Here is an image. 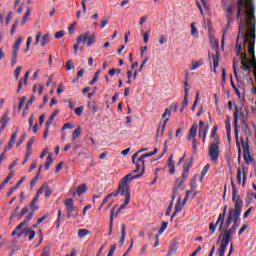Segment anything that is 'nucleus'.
I'll return each mask as SVG.
<instances>
[{
    "label": "nucleus",
    "mask_w": 256,
    "mask_h": 256,
    "mask_svg": "<svg viewBox=\"0 0 256 256\" xmlns=\"http://www.w3.org/2000/svg\"><path fill=\"white\" fill-rule=\"evenodd\" d=\"M243 3L241 0L238 2V14L237 22L239 23L238 36L236 38L235 53L237 56L241 55V49L247 47L248 43V55L251 56V67L254 69V77L256 79V57H255V16L253 15V8H249L247 12V32H245V24L243 23ZM242 39V43H239V39Z\"/></svg>",
    "instance_id": "obj_1"
},
{
    "label": "nucleus",
    "mask_w": 256,
    "mask_h": 256,
    "mask_svg": "<svg viewBox=\"0 0 256 256\" xmlns=\"http://www.w3.org/2000/svg\"><path fill=\"white\" fill-rule=\"evenodd\" d=\"M229 1L230 0H222V7L224 9V11H226V20L227 23H233V11H235V9L237 8V12H236V21H237V15L239 13V0H237L236 4H231L229 6ZM242 2V11H243V15H242V21L244 24V29H245V33H247V13H249V9H253V15L255 18V4L253 3V0H241ZM255 24H256V19H254Z\"/></svg>",
    "instance_id": "obj_2"
},
{
    "label": "nucleus",
    "mask_w": 256,
    "mask_h": 256,
    "mask_svg": "<svg viewBox=\"0 0 256 256\" xmlns=\"http://www.w3.org/2000/svg\"><path fill=\"white\" fill-rule=\"evenodd\" d=\"M231 186H232V201L235 203L234 209L229 210V214L225 223L226 229L231 227V223L234 221V225H237L239 221V217H241V211L243 209V200L241 196H237V186H235V182L233 178H231Z\"/></svg>",
    "instance_id": "obj_3"
},
{
    "label": "nucleus",
    "mask_w": 256,
    "mask_h": 256,
    "mask_svg": "<svg viewBox=\"0 0 256 256\" xmlns=\"http://www.w3.org/2000/svg\"><path fill=\"white\" fill-rule=\"evenodd\" d=\"M234 133L236 139H239V115L242 119V123L249 119V114L243 105L234 107Z\"/></svg>",
    "instance_id": "obj_4"
},
{
    "label": "nucleus",
    "mask_w": 256,
    "mask_h": 256,
    "mask_svg": "<svg viewBox=\"0 0 256 256\" xmlns=\"http://www.w3.org/2000/svg\"><path fill=\"white\" fill-rule=\"evenodd\" d=\"M77 44L73 45L74 53L77 55V51H79V45L83 43H87V47H91L93 43H95V34H91V32L87 31L84 34H80L76 39Z\"/></svg>",
    "instance_id": "obj_5"
},
{
    "label": "nucleus",
    "mask_w": 256,
    "mask_h": 256,
    "mask_svg": "<svg viewBox=\"0 0 256 256\" xmlns=\"http://www.w3.org/2000/svg\"><path fill=\"white\" fill-rule=\"evenodd\" d=\"M125 197V201L123 203V205H121L118 210L116 211V215H119V213H121V211H123V209H126L127 205H129L130 201H131V191L128 190V193L123 194V190H121V184L118 185V190L114 191L110 194H108V197L111 199V197H117L118 195Z\"/></svg>",
    "instance_id": "obj_6"
},
{
    "label": "nucleus",
    "mask_w": 256,
    "mask_h": 256,
    "mask_svg": "<svg viewBox=\"0 0 256 256\" xmlns=\"http://www.w3.org/2000/svg\"><path fill=\"white\" fill-rule=\"evenodd\" d=\"M64 205L66 207V215L68 219H71V217L77 219V217H79V208L75 206V201L73 200V198L65 199Z\"/></svg>",
    "instance_id": "obj_7"
},
{
    "label": "nucleus",
    "mask_w": 256,
    "mask_h": 256,
    "mask_svg": "<svg viewBox=\"0 0 256 256\" xmlns=\"http://www.w3.org/2000/svg\"><path fill=\"white\" fill-rule=\"evenodd\" d=\"M242 143V149L244 151L243 159L246 163V165H249V163H254L255 158L251 156V146H249V137L246 138V141L241 138Z\"/></svg>",
    "instance_id": "obj_8"
},
{
    "label": "nucleus",
    "mask_w": 256,
    "mask_h": 256,
    "mask_svg": "<svg viewBox=\"0 0 256 256\" xmlns=\"http://www.w3.org/2000/svg\"><path fill=\"white\" fill-rule=\"evenodd\" d=\"M219 145H221V140L216 138V143H211L208 148V155L213 163H217L219 160Z\"/></svg>",
    "instance_id": "obj_9"
},
{
    "label": "nucleus",
    "mask_w": 256,
    "mask_h": 256,
    "mask_svg": "<svg viewBox=\"0 0 256 256\" xmlns=\"http://www.w3.org/2000/svg\"><path fill=\"white\" fill-rule=\"evenodd\" d=\"M226 215H227V205L224 206L223 212L219 214L216 223L214 224L213 222H211L209 224V229H210V231H212V235H213V233H215V231H217V226L219 225V223H220L219 231L223 230V225H225V216Z\"/></svg>",
    "instance_id": "obj_10"
},
{
    "label": "nucleus",
    "mask_w": 256,
    "mask_h": 256,
    "mask_svg": "<svg viewBox=\"0 0 256 256\" xmlns=\"http://www.w3.org/2000/svg\"><path fill=\"white\" fill-rule=\"evenodd\" d=\"M220 231H222L223 233H221L218 238V243L219 241H221L219 249L222 251H227V247H229V243H231V240L233 238L225 230L222 229ZM221 237H222V240H221Z\"/></svg>",
    "instance_id": "obj_11"
},
{
    "label": "nucleus",
    "mask_w": 256,
    "mask_h": 256,
    "mask_svg": "<svg viewBox=\"0 0 256 256\" xmlns=\"http://www.w3.org/2000/svg\"><path fill=\"white\" fill-rule=\"evenodd\" d=\"M197 123H194L191 128H190V131H189V136L187 138L188 141H191L192 139V148H193V151H197Z\"/></svg>",
    "instance_id": "obj_12"
},
{
    "label": "nucleus",
    "mask_w": 256,
    "mask_h": 256,
    "mask_svg": "<svg viewBox=\"0 0 256 256\" xmlns=\"http://www.w3.org/2000/svg\"><path fill=\"white\" fill-rule=\"evenodd\" d=\"M243 53L240 52V59H241V63H242V69L243 71H251V59H247V52H245V44H243Z\"/></svg>",
    "instance_id": "obj_13"
},
{
    "label": "nucleus",
    "mask_w": 256,
    "mask_h": 256,
    "mask_svg": "<svg viewBox=\"0 0 256 256\" xmlns=\"http://www.w3.org/2000/svg\"><path fill=\"white\" fill-rule=\"evenodd\" d=\"M133 177V174H127L124 176L120 182V191H122V195H125L128 193V191H131V187L129 186V179Z\"/></svg>",
    "instance_id": "obj_14"
},
{
    "label": "nucleus",
    "mask_w": 256,
    "mask_h": 256,
    "mask_svg": "<svg viewBox=\"0 0 256 256\" xmlns=\"http://www.w3.org/2000/svg\"><path fill=\"white\" fill-rule=\"evenodd\" d=\"M179 191H185V180H181V178L176 179L174 182V189H173V201H175V197H177V193Z\"/></svg>",
    "instance_id": "obj_15"
},
{
    "label": "nucleus",
    "mask_w": 256,
    "mask_h": 256,
    "mask_svg": "<svg viewBox=\"0 0 256 256\" xmlns=\"http://www.w3.org/2000/svg\"><path fill=\"white\" fill-rule=\"evenodd\" d=\"M34 217L33 212L29 213L26 218L24 219V221H22L12 232V237H15V235H19V231H21V229H23L24 225H27V223H29Z\"/></svg>",
    "instance_id": "obj_16"
},
{
    "label": "nucleus",
    "mask_w": 256,
    "mask_h": 256,
    "mask_svg": "<svg viewBox=\"0 0 256 256\" xmlns=\"http://www.w3.org/2000/svg\"><path fill=\"white\" fill-rule=\"evenodd\" d=\"M189 91L190 88L189 87H184V100L182 102V108L180 109V113H183V111H185V107H188L189 105Z\"/></svg>",
    "instance_id": "obj_17"
},
{
    "label": "nucleus",
    "mask_w": 256,
    "mask_h": 256,
    "mask_svg": "<svg viewBox=\"0 0 256 256\" xmlns=\"http://www.w3.org/2000/svg\"><path fill=\"white\" fill-rule=\"evenodd\" d=\"M216 50V55H212L213 59V72L217 73V67H219V59L221 57V54L219 53V48L215 49Z\"/></svg>",
    "instance_id": "obj_18"
},
{
    "label": "nucleus",
    "mask_w": 256,
    "mask_h": 256,
    "mask_svg": "<svg viewBox=\"0 0 256 256\" xmlns=\"http://www.w3.org/2000/svg\"><path fill=\"white\" fill-rule=\"evenodd\" d=\"M168 121H169V118H166L163 123L160 122L156 132V137H163V133H165V127H167Z\"/></svg>",
    "instance_id": "obj_19"
},
{
    "label": "nucleus",
    "mask_w": 256,
    "mask_h": 256,
    "mask_svg": "<svg viewBox=\"0 0 256 256\" xmlns=\"http://www.w3.org/2000/svg\"><path fill=\"white\" fill-rule=\"evenodd\" d=\"M167 166L169 169V173L171 175H175V161H173V154L169 157L167 161Z\"/></svg>",
    "instance_id": "obj_20"
},
{
    "label": "nucleus",
    "mask_w": 256,
    "mask_h": 256,
    "mask_svg": "<svg viewBox=\"0 0 256 256\" xmlns=\"http://www.w3.org/2000/svg\"><path fill=\"white\" fill-rule=\"evenodd\" d=\"M126 229H127V226H125V224H121V238L119 241L121 247H123V245L125 244V238L127 237Z\"/></svg>",
    "instance_id": "obj_21"
},
{
    "label": "nucleus",
    "mask_w": 256,
    "mask_h": 256,
    "mask_svg": "<svg viewBox=\"0 0 256 256\" xmlns=\"http://www.w3.org/2000/svg\"><path fill=\"white\" fill-rule=\"evenodd\" d=\"M225 124H226V134H227L228 140L230 141L231 140V117L229 116L226 117Z\"/></svg>",
    "instance_id": "obj_22"
},
{
    "label": "nucleus",
    "mask_w": 256,
    "mask_h": 256,
    "mask_svg": "<svg viewBox=\"0 0 256 256\" xmlns=\"http://www.w3.org/2000/svg\"><path fill=\"white\" fill-rule=\"evenodd\" d=\"M242 131L246 136V139L248 137V140H249V137L251 136V130L249 129V125L247 124V121L242 122Z\"/></svg>",
    "instance_id": "obj_23"
},
{
    "label": "nucleus",
    "mask_w": 256,
    "mask_h": 256,
    "mask_svg": "<svg viewBox=\"0 0 256 256\" xmlns=\"http://www.w3.org/2000/svg\"><path fill=\"white\" fill-rule=\"evenodd\" d=\"M21 43H23V37H18L13 45L12 53H19V47H21Z\"/></svg>",
    "instance_id": "obj_24"
},
{
    "label": "nucleus",
    "mask_w": 256,
    "mask_h": 256,
    "mask_svg": "<svg viewBox=\"0 0 256 256\" xmlns=\"http://www.w3.org/2000/svg\"><path fill=\"white\" fill-rule=\"evenodd\" d=\"M53 161H55V159L53 158V154H48L47 161L44 166L45 171H49V167L53 165Z\"/></svg>",
    "instance_id": "obj_25"
},
{
    "label": "nucleus",
    "mask_w": 256,
    "mask_h": 256,
    "mask_svg": "<svg viewBox=\"0 0 256 256\" xmlns=\"http://www.w3.org/2000/svg\"><path fill=\"white\" fill-rule=\"evenodd\" d=\"M57 115H59V110H55L51 116L49 117V119L46 121V127H51V125L53 124V121L55 119V117H57Z\"/></svg>",
    "instance_id": "obj_26"
},
{
    "label": "nucleus",
    "mask_w": 256,
    "mask_h": 256,
    "mask_svg": "<svg viewBox=\"0 0 256 256\" xmlns=\"http://www.w3.org/2000/svg\"><path fill=\"white\" fill-rule=\"evenodd\" d=\"M7 115H9V112H7L6 115L1 119V123H2L1 131H3L5 127H7V123L11 121V118H9Z\"/></svg>",
    "instance_id": "obj_27"
},
{
    "label": "nucleus",
    "mask_w": 256,
    "mask_h": 256,
    "mask_svg": "<svg viewBox=\"0 0 256 256\" xmlns=\"http://www.w3.org/2000/svg\"><path fill=\"white\" fill-rule=\"evenodd\" d=\"M115 215V207H113L110 211V231L108 232V235H111L113 233V217Z\"/></svg>",
    "instance_id": "obj_28"
},
{
    "label": "nucleus",
    "mask_w": 256,
    "mask_h": 256,
    "mask_svg": "<svg viewBox=\"0 0 256 256\" xmlns=\"http://www.w3.org/2000/svg\"><path fill=\"white\" fill-rule=\"evenodd\" d=\"M87 191V184H81L76 189V194L83 195Z\"/></svg>",
    "instance_id": "obj_29"
},
{
    "label": "nucleus",
    "mask_w": 256,
    "mask_h": 256,
    "mask_svg": "<svg viewBox=\"0 0 256 256\" xmlns=\"http://www.w3.org/2000/svg\"><path fill=\"white\" fill-rule=\"evenodd\" d=\"M81 137V127L76 128L72 133V141H75Z\"/></svg>",
    "instance_id": "obj_30"
},
{
    "label": "nucleus",
    "mask_w": 256,
    "mask_h": 256,
    "mask_svg": "<svg viewBox=\"0 0 256 256\" xmlns=\"http://www.w3.org/2000/svg\"><path fill=\"white\" fill-rule=\"evenodd\" d=\"M209 169H211V165L206 164L201 172V177H200V181H203V179H205V176L207 175V173L209 172Z\"/></svg>",
    "instance_id": "obj_31"
},
{
    "label": "nucleus",
    "mask_w": 256,
    "mask_h": 256,
    "mask_svg": "<svg viewBox=\"0 0 256 256\" xmlns=\"http://www.w3.org/2000/svg\"><path fill=\"white\" fill-rule=\"evenodd\" d=\"M37 201H39V198L36 196L35 198H33V200L30 203V207H32V212L35 215V211H37V209H39V207H37V205H35V203H37Z\"/></svg>",
    "instance_id": "obj_32"
},
{
    "label": "nucleus",
    "mask_w": 256,
    "mask_h": 256,
    "mask_svg": "<svg viewBox=\"0 0 256 256\" xmlns=\"http://www.w3.org/2000/svg\"><path fill=\"white\" fill-rule=\"evenodd\" d=\"M230 237L233 238V236L235 235V233H237V226L233 225L230 229H225L224 230Z\"/></svg>",
    "instance_id": "obj_33"
},
{
    "label": "nucleus",
    "mask_w": 256,
    "mask_h": 256,
    "mask_svg": "<svg viewBox=\"0 0 256 256\" xmlns=\"http://www.w3.org/2000/svg\"><path fill=\"white\" fill-rule=\"evenodd\" d=\"M49 41H51V36L49 34H44L41 40V46L45 47Z\"/></svg>",
    "instance_id": "obj_34"
},
{
    "label": "nucleus",
    "mask_w": 256,
    "mask_h": 256,
    "mask_svg": "<svg viewBox=\"0 0 256 256\" xmlns=\"http://www.w3.org/2000/svg\"><path fill=\"white\" fill-rule=\"evenodd\" d=\"M191 35L195 38L199 37V30L195 27V22L191 23Z\"/></svg>",
    "instance_id": "obj_35"
},
{
    "label": "nucleus",
    "mask_w": 256,
    "mask_h": 256,
    "mask_svg": "<svg viewBox=\"0 0 256 256\" xmlns=\"http://www.w3.org/2000/svg\"><path fill=\"white\" fill-rule=\"evenodd\" d=\"M31 16V8H27L23 18H22V25H25L27 23V20Z\"/></svg>",
    "instance_id": "obj_36"
},
{
    "label": "nucleus",
    "mask_w": 256,
    "mask_h": 256,
    "mask_svg": "<svg viewBox=\"0 0 256 256\" xmlns=\"http://www.w3.org/2000/svg\"><path fill=\"white\" fill-rule=\"evenodd\" d=\"M193 157L190 158L189 161H186L183 165V169L187 170V171H190L191 167H193Z\"/></svg>",
    "instance_id": "obj_37"
},
{
    "label": "nucleus",
    "mask_w": 256,
    "mask_h": 256,
    "mask_svg": "<svg viewBox=\"0 0 256 256\" xmlns=\"http://www.w3.org/2000/svg\"><path fill=\"white\" fill-rule=\"evenodd\" d=\"M18 133H19V129H16V130L13 132V134L11 135V138H10V141H9L10 147H11V145H15V141L17 140V135H18Z\"/></svg>",
    "instance_id": "obj_38"
},
{
    "label": "nucleus",
    "mask_w": 256,
    "mask_h": 256,
    "mask_svg": "<svg viewBox=\"0 0 256 256\" xmlns=\"http://www.w3.org/2000/svg\"><path fill=\"white\" fill-rule=\"evenodd\" d=\"M31 231H32L31 228H24L21 232L18 233V239L22 235H24L25 237H29V235L31 234Z\"/></svg>",
    "instance_id": "obj_39"
},
{
    "label": "nucleus",
    "mask_w": 256,
    "mask_h": 256,
    "mask_svg": "<svg viewBox=\"0 0 256 256\" xmlns=\"http://www.w3.org/2000/svg\"><path fill=\"white\" fill-rule=\"evenodd\" d=\"M13 177H15V173L10 172L6 179L2 182V187H5V185H7V183H9V181L13 179Z\"/></svg>",
    "instance_id": "obj_40"
},
{
    "label": "nucleus",
    "mask_w": 256,
    "mask_h": 256,
    "mask_svg": "<svg viewBox=\"0 0 256 256\" xmlns=\"http://www.w3.org/2000/svg\"><path fill=\"white\" fill-rule=\"evenodd\" d=\"M47 189V184H43L36 192V197H41V195H43V193L45 192V190Z\"/></svg>",
    "instance_id": "obj_41"
},
{
    "label": "nucleus",
    "mask_w": 256,
    "mask_h": 256,
    "mask_svg": "<svg viewBox=\"0 0 256 256\" xmlns=\"http://www.w3.org/2000/svg\"><path fill=\"white\" fill-rule=\"evenodd\" d=\"M26 101H27L26 96H23L22 98H19L18 111H21V109H23Z\"/></svg>",
    "instance_id": "obj_42"
},
{
    "label": "nucleus",
    "mask_w": 256,
    "mask_h": 256,
    "mask_svg": "<svg viewBox=\"0 0 256 256\" xmlns=\"http://www.w3.org/2000/svg\"><path fill=\"white\" fill-rule=\"evenodd\" d=\"M143 175H145V167H142V171L140 174H136L134 176H132L129 181H133L134 179H141V177H143Z\"/></svg>",
    "instance_id": "obj_43"
},
{
    "label": "nucleus",
    "mask_w": 256,
    "mask_h": 256,
    "mask_svg": "<svg viewBox=\"0 0 256 256\" xmlns=\"http://www.w3.org/2000/svg\"><path fill=\"white\" fill-rule=\"evenodd\" d=\"M168 225H169V222H162V226L158 231L159 236H161V235H163V233H165V229H167Z\"/></svg>",
    "instance_id": "obj_44"
},
{
    "label": "nucleus",
    "mask_w": 256,
    "mask_h": 256,
    "mask_svg": "<svg viewBox=\"0 0 256 256\" xmlns=\"http://www.w3.org/2000/svg\"><path fill=\"white\" fill-rule=\"evenodd\" d=\"M230 83H231V87L234 89V92L236 93V95L238 97H241V92L239 91V88H237V86L235 85L233 78H231Z\"/></svg>",
    "instance_id": "obj_45"
},
{
    "label": "nucleus",
    "mask_w": 256,
    "mask_h": 256,
    "mask_svg": "<svg viewBox=\"0 0 256 256\" xmlns=\"http://www.w3.org/2000/svg\"><path fill=\"white\" fill-rule=\"evenodd\" d=\"M83 111H85V106H80V107H77V108L74 110V113H75V115H77L78 117H81V115H83Z\"/></svg>",
    "instance_id": "obj_46"
},
{
    "label": "nucleus",
    "mask_w": 256,
    "mask_h": 256,
    "mask_svg": "<svg viewBox=\"0 0 256 256\" xmlns=\"http://www.w3.org/2000/svg\"><path fill=\"white\" fill-rule=\"evenodd\" d=\"M174 211L176 213H181V211H183V206H181V197L178 198V204L175 206Z\"/></svg>",
    "instance_id": "obj_47"
},
{
    "label": "nucleus",
    "mask_w": 256,
    "mask_h": 256,
    "mask_svg": "<svg viewBox=\"0 0 256 256\" xmlns=\"http://www.w3.org/2000/svg\"><path fill=\"white\" fill-rule=\"evenodd\" d=\"M19 57L18 52H12V58H11V65H16L17 64V58Z\"/></svg>",
    "instance_id": "obj_48"
},
{
    "label": "nucleus",
    "mask_w": 256,
    "mask_h": 256,
    "mask_svg": "<svg viewBox=\"0 0 256 256\" xmlns=\"http://www.w3.org/2000/svg\"><path fill=\"white\" fill-rule=\"evenodd\" d=\"M75 69V64H73V60H69L66 62V71H71Z\"/></svg>",
    "instance_id": "obj_49"
},
{
    "label": "nucleus",
    "mask_w": 256,
    "mask_h": 256,
    "mask_svg": "<svg viewBox=\"0 0 256 256\" xmlns=\"http://www.w3.org/2000/svg\"><path fill=\"white\" fill-rule=\"evenodd\" d=\"M242 173H243L242 187H245V183H247V173H248L247 168H243Z\"/></svg>",
    "instance_id": "obj_50"
},
{
    "label": "nucleus",
    "mask_w": 256,
    "mask_h": 256,
    "mask_svg": "<svg viewBox=\"0 0 256 256\" xmlns=\"http://www.w3.org/2000/svg\"><path fill=\"white\" fill-rule=\"evenodd\" d=\"M201 133L203 134L204 139H207V133H209V126H206L204 129L199 131V137H201Z\"/></svg>",
    "instance_id": "obj_51"
},
{
    "label": "nucleus",
    "mask_w": 256,
    "mask_h": 256,
    "mask_svg": "<svg viewBox=\"0 0 256 256\" xmlns=\"http://www.w3.org/2000/svg\"><path fill=\"white\" fill-rule=\"evenodd\" d=\"M86 235H89V230H87V229H80L78 231V237L83 238V237H86Z\"/></svg>",
    "instance_id": "obj_52"
},
{
    "label": "nucleus",
    "mask_w": 256,
    "mask_h": 256,
    "mask_svg": "<svg viewBox=\"0 0 256 256\" xmlns=\"http://www.w3.org/2000/svg\"><path fill=\"white\" fill-rule=\"evenodd\" d=\"M201 65H203V60L197 61L195 64L192 65V67L190 68V71H195V69H199Z\"/></svg>",
    "instance_id": "obj_53"
},
{
    "label": "nucleus",
    "mask_w": 256,
    "mask_h": 256,
    "mask_svg": "<svg viewBox=\"0 0 256 256\" xmlns=\"http://www.w3.org/2000/svg\"><path fill=\"white\" fill-rule=\"evenodd\" d=\"M33 143H35V137H31L26 144L27 151H31V147H33Z\"/></svg>",
    "instance_id": "obj_54"
},
{
    "label": "nucleus",
    "mask_w": 256,
    "mask_h": 256,
    "mask_svg": "<svg viewBox=\"0 0 256 256\" xmlns=\"http://www.w3.org/2000/svg\"><path fill=\"white\" fill-rule=\"evenodd\" d=\"M173 201L174 200H173V197H172V201L170 202V204H169V206L166 210V213H165L166 217H169V215H171V211H173Z\"/></svg>",
    "instance_id": "obj_55"
},
{
    "label": "nucleus",
    "mask_w": 256,
    "mask_h": 256,
    "mask_svg": "<svg viewBox=\"0 0 256 256\" xmlns=\"http://www.w3.org/2000/svg\"><path fill=\"white\" fill-rule=\"evenodd\" d=\"M27 138V134H22V136L19 138V140L16 143V147H20V145H23V142Z\"/></svg>",
    "instance_id": "obj_56"
},
{
    "label": "nucleus",
    "mask_w": 256,
    "mask_h": 256,
    "mask_svg": "<svg viewBox=\"0 0 256 256\" xmlns=\"http://www.w3.org/2000/svg\"><path fill=\"white\" fill-rule=\"evenodd\" d=\"M23 67L21 66H17V68L14 71V77L15 79H19V75H21V71H22Z\"/></svg>",
    "instance_id": "obj_57"
},
{
    "label": "nucleus",
    "mask_w": 256,
    "mask_h": 256,
    "mask_svg": "<svg viewBox=\"0 0 256 256\" xmlns=\"http://www.w3.org/2000/svg\"><path fill=\"white\" fill-rule=\"evenodd\" d=\"M145 159H147V154H142L137 160L138 163H142V168L145 167Z\"/></svg>",
    "instance_id": "obj_58"
},
{
    "label": "nucleus",
    "mask_w": 256,
    "mask_h": 256,
    "mask_svg": "<svg viewBox=\"0 0 256 256\" xmlns=\"http://www.w3.org/2000/svg\"><path fill=\"white\" fill-rule=\"evenodd\" d=\"M217 129H218V127L214 126L212 129V132H211V137H212V139H215V141H217V138L219 139V136H217Z\"/></svg>",
    "instance_id": "obj_59"
},
{
    "label": "nucleus",
    "mask_w": 256,
    "mask_h": 256,
    "mask_svg": "<svg viewBox=\"0 0 256 256\" xmlns=\"http://www.w3.org/2000/svg\"><path fill=\"white\" fill-rule=\"evenodd\" d=\"M37 181H39V173H37V175L31 180L30 187H35V185H37Z\"/></svg>",
    "instance_id": "obj_60"
},
{
    "label": "nucleus",
    "mask_w": 256,
    "mask_h": 256,
    "mask_svg": "<svg viewBox=\"0 0 256 256\" xmlns=\"http://www.w3.org/2000/svg\"><path fill=\"white\" fill-rule=\"evenodd\" d=\"M41 256H51V248L46 247L42 250Z\"/></svg>",
    "instance_id": "obj_61"
},
{
    "label": "nucleus",
    "mask_w": 256,
    "mask_h": 256,
    "mask_svg": "<svg viewBox=\"0 0 256 256\" xmlns=\"http://www.w3.org/2000/svg\"><path fill=\"white\" fill-rule=\"evenodd\" d=\"M189 178V170H183V173H182V178H181V180L182 181H187V179Z\"/></svg>",
    "instance_id": "obj_62"
},
{
    "label": "nucleus",
    "mask_w": 256,
    "mask_h": 256,
    "mask_svg": "<svg viewBox=\"0 0 256 256\" xmlns=\"http://www.w3.org/2000/svg\"><path fill=\"white\" fill-rule=\"evenodd\" d=\"M52 195H53V189L49 188V186L46 185L45 197H51Z\"/></svg>",
    "instance_id": "obj_63"
},
{
    "label": "nucleus",
    "mask_w": 256,
    "mask_h": 256,
    "mask_svg": "<svg viewBox=\"0 0 256 256\" xmlns=\"http://www.w3.org/2000/svg\"><path fill=\"white\" fill-rule=\"evenodd\" d=\"M241 168H238L237 170V174H236V179H237V182H238V185H241Z\"/></svg>",
    "instance_id": "obj_64"
}]
</instances>
